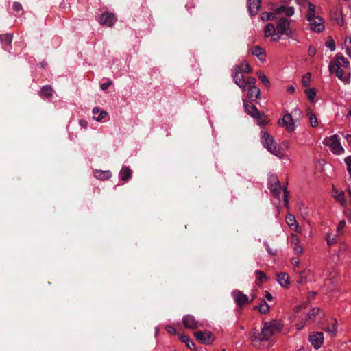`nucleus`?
Returning a JSON list of instances; mask_svg holds the SVG:
<instances>
[{
	"label": "nucleus",
	"mask_w": 351,
	"mask_h": 351,
	"mask_svg": "<svg viewBox=\"0 0 351 351\" xmlns=\"http://www.w3.org/2000/svg\"><path fill=\"white\" fill-rule=\"evenodd\" d=\"M282 324L276 320H272L264 323L261 332L254 330L252 336V342L254 346H258L262 341H267L271 336L280 332L282 329Z\"/></svg>",
	"instance_id": "nucleus-1"
},
{
	"label": "nucleus",
	"mask_w": 351,
	"mask_h": 351,
	"mask_svg": "<svg viewBox=\"0 0 351 351\" xmlns=\"http://www.w3.org/2000/svg\"><path fill=\"white\" fill-rule=\"evenodd\" d=\"M262 143L263 146L271 154L276 156H280V149L278 147L277 143L274 138L267 132H261Z\"/></svg>",
	"instance_id": "nucleus-2"
},
{
	"label": "nucleus",
	"mask_w": 351,
	"mask_h": 351,
	"mask_svg": "<svg viewBox=\"0 0 351 351\" xmlns=\"http://www.w3.org/2000/svg\"><path fill=\"white\" fill-rule=\"evenodd\" d=\"M328 69L331 73H335L336 76L344 83L350 82V73L349 71H344L343 67H341V62H330Z\"/></svg>",
	"instance_id": "nucleus-3"
},
{
	"label": "nucleus",
	"mask_w": 351,
	"mask_h": 351,
	"mask_svg": "<svg viewBox=\"0 0 351 351\" xmlns=\"http://www.w3.org/2000/svg\"><path fill=\"white\" fill-rule=\"evenodd\" d=\"M276 29L278 32L277 34H285L289 37H292L295 32L294 29L290 27V21L284 17L279 19Z\"/></svg>",
	"instance_id": "nucleus-4"
},
{
	"label": "nucleus",
	"mask_w": 351,
	"mask_h": 351,
	"mask_svg": "<svg viewBox=\"0 0 351 351\" xmlns=\"http://www.w3.org/2000/svg\"><path fill=\"white\" fill-rule=\"evenodd\" d=\"M194 335L196 339L202 344L209 345L215 340L213 333L208 330L195 332Z\"/></svg>",
	"instance_id": "nucleus-5"
},
{
	"label": "nucleus",
	"mask_w": 351,
	"mask_h": 351,
	"mask_svg": "<svg viewBox=\"0 0 351 351\" xmlns=\"http://www.w3.org/2000/svg\"><path fill=\"white\" fill-rule=\"evenodd\" d=\"M278 124L281 127H285L288 132H292L295 130L294 121L291 114L287 113L282 119L278 121Z\"/></svg>",
	"instance_id": "nucleus-6"
},
{
	"label": "nucleus",
	"mask_w": 351,
	"mask_h": 351,
	"mask_svg": "<svg viewBox=\"0 0 351 351\" xmlns=\"http://www.w3.org/2000/svg\"><path fill=\"white\" fill-rule=\"evenodd\" d=\"M233 79L234 83L238 85L242 90L246 89L245 79L242 73L241 69L239 66H236L234 68Z\"/></svg>",
	"instance_id": "nucleus-7"
},
{
	"label": "nucleus",
	"mask_w": 351,
	"mask_h": 351,
	"mask_svg": "<svg viewBox=\"0 0 351 351\" xmlns=\"http://www.w3.org/2000/svg\"><path fill=\"white\" fill-rule=\"evenodd\" d=\"M117 21L116 16L113 13L105 12L101 14L99 18V23L101 25H106L112 27Z\"/></svg>",
	"instance_id": "nucleus-8"
},
{
	"label": "nucleus",
	"mask_w": 351,
	"mask_h": 351,
	"mask_svg": "<svg viewBox=\"0 0 351 351\" xmlns=\"http://www.w3.org/2000/svg\"><path fill=\"white\" fill-rule=\"evenodd\" d=\"M308 340L315 348L317 349L321 347L324 341V335L321 332H315L311 334Z\"/></svg>",
	"instance_id": "nucleus-9"
},
{
	"label": "nucleus",
	"mask_w": 351,
	"mask_h": 351,
	"mask_svg": "<svg viewBox=\"0 0 351 351\" xmlns=\"http://www.w3.org/2000/svg\"><path fill=\"white\" fill-rule=\"evenodd\" d=\"M330 147L334 154H340L343 152V149L339 141L337 134L332 136L330 138Z\"/></svg>",
	"instance_id": "nucleus-10"
},
{
	"label": "nucleus",
	"mask_w": 351,
	"mask_h": 351,
	"mask_svg": "<svg viewBox=\"0 0 351 351\" xmlns=\"http://www.w3.org/2000/svg\"><path fill=\"white\" fill-rule=\"evenodd\" d=\"M183 324L187 329L195 330L199 327L198 322L191 315H186L182 319Z\"/></svg>",
	"instance_id": "nucleus-11"
},
{
	"label": "nucleus",
	"mask_w": 351,
	"mask_h": 351,
	"mask_svg": "<svg viewBox=\"0 0 351 351\" xmlns=\"http://www.w3.org/2000/svg\"><path fill=\"white\" fill-rule=\"evenodd\" d=\"M232 295L239 306H243L245 304L250 303L248 297L239 290L234 291Z\"/></svg>",
	"instance_id": "nucleus-12"
},
{
	"label": "nucleus",
	"mask_w": 351,
	"mask_h": 351,
	"mask_svg": "<svg viewBox=\"0 0 351 351\" xmlns=\"http://www.w3.org/2000/svg\"><path fill=\"white\" fill-rule=\"evenodd\" d=\"M311 29L316 32H321L324 29V20L320 16H317L309 21Z\"/></svg>",
	"instance_id": "nucleus-13"
},
{
	"label": "nucleus",
	"mask_w": 351,
	"mask_h": 351,
	"mask_svg": "<svg viewBox=\"0 0 351 351\" xmlns=\"http://www.w3.org/2000/svg\"><path fill=\"white\" fill-rule=\"evenodd\" d=\"M270 182V191L271 193L274 196L278 197L281 191V185L278 178L276 176L272 177L271 178Z\"/></svg>",
	"instance_id": "nucleus-14"
},
{
	"label": "nucleus",
	"mask_w": 351,
	"mask_h": 351,
	"mask_svg": "<svg viewBox=\"0 0 351 351\" xmlns=\"http://www.w3.org/2000/svg\"><path fill=\"white\" fill-rule=\"evenodd\" d=\"M261 0H248V10L252 16H255L259 11Z\"/></svg>",
	"instance_id": "nucleus-15"
},
{
	"label": "nucleus",
	"mask_w": 351,
	"mask_h": 351,
	"mask_svg": "<svg viewBox=\"0 0 351 351\" xmlns=\"http://www.w3.org/2000/svg\"><path fill=\"white\" fill-rule=\"evenodd\" d=\"M244 107L245 112L251 117L256 118L257 116H259L260 112L252 104L244 101Z\"/></svg>",
	"instance_id": "nucleus-16"
},
{
	"label": "nucleus",
	"mask_w": 351,
	"mask_h": 351,
	"mask_svg": "<svg viewBox=\"0 0 351 351\" xmlns=\"http://www.w3.org/2000/svg\"><path fill=\"white\" fill-rule=\"evenodd\" d=\"M252 53L254 56H256L261 62H263L265 61V58H266L265 51L264 50V49H263L260 46L256 45V46L254 47V48L252 50Z\"/></svg>",
	"instance_id": "nucleus-17"
},
{
	"label": "nucleus",
	"mask_w": 351,
	"mask_h": 351,
	"mask_svg": "<svg viewBox=\"0 0 351 351\" xmlns=\"http://www.w3.org/2000/svg\"><path fill=\"white\" fill-rule=\"evenodd\" d=\"M332 195V197L342 206H345L347 202L344 197V192L343 191H339L337 189L333 188Z\"/></svg>",
	"instance_id": "nucleus-18"
},
{
	"label": "nucleus",
	"mask_w": 351,
	"mask_h": 351,
	"mask_svg": "<svg viewBox=\"0 0 351 351\" xmlns=\"http://www.w3.org/2000/svg\"><path fill=\"white\" fill-rule=\"evenodd\" d=\"M120 179L124 182L128 181L132 177V170L128 167H123L119 172Z\"/></svg>",
	"instance_id": "nucleus-19"
},
{
	"label": "nucleus",
	"mask_w": 351,
	"mask_h": 351,
	"mask_svg": "<svg viewBox=\"0 0 351 351\" xmlns=\"http://www.w3.org/2000/svg\"><path fill=\"white\" fill-rule=\"evenodd\" d=\"M94 176L98 180H106L111 178L112 174L110 171L95 170Z\"/></svg>",
	"instance_id": "nucleus-20"
},
{
	"label": "nucleus",
	"mask_w": 351,
	"mask_h": 351,
	"mask_svg": "<svg viewBox=\"0 0 351 351\" xmlns=\"http://www.w3.org/2000/svg\"><path fill=\"white\" fill-rule=\"evenodd\" d=\"M247 97L254 101L257 99L260 95V89L256 86L247 87Z\"/></svg>",
	"instance_id": "nucleus-21"
},
{
	"label": "nucleus",
	"mask_w": 351,
	"mask_h": 351,
	"mask_svg": "<svg viewBox=\"0 0 351 351\" xmlns=\"http://www.w3.org/2000/svg\"><path fill=\"white\" fill-rule=\"evenodd\" d=\"M277 280L278 283L284 287H288L289 285V277L287 273H280L277 275Z\"/></svg>",
	"instance_id": "nucleus-22"
},
{
	"label": "nucleus",
	"mask_w": 351,
	"mask_h": 351,
	"mask_svg": "<svg viewBox=\"0 0 351 351\" xmlns=\"http://www.w3.org/2000/svg\"><path fill=\"white\" fill-rule=\"evenodd\" d=\"M286 222L290 228L295 230V231H298L299 226L297 223V221L295 220L294 215H291V214L287 215Z\"/></svg>",
	"instance_id": "nucleus-23"
},
{
	"label": "nucleus",
	"mask_w": 351,
	"mask_h": 351,
	"mask_svg": "<svg viewBox=\"0 0 351 351\" xmlns=\"http://www.w3.org/2000/svg\"><path fill=\"white\" fill-rule=\"evenodd\" d=\"M178 337L180 339L181 341L184 342L186 343V346L191 350H195L196 348H195V343H193V341H192L191 340V339L189 338V336L184 335V334H182V335H178Z\"/></svg>",
	"instance_id": "nucleus-24"
},
{
	"label": "nucleus",
	"mask_w": 351,
	"mask_h": 351,
	"mask_svg": "<svg viewBox=\"0 0 351 351\" xmlns=\"http://www.w3.org/2000/svg\"><path fill=\"white\" fill-rule=\"evenodd\" d=\"M317 16H315V5L311 3H308V12L306 14V19L308 21H311L312 19L317 17Z\"/></svg>",
	"instance_id": "nucleus-25"
},
{
	"label": "nucleus",
	"mask_w": 351,
	"mask_h": 351,
	"mask_svg": "<svg viewBox=\"0 0 351 351\" xmlns=\"http://www.w3.org/2000/svg\"><path fill=\"white\" fill-rule=\"evenodd\" d=\"M53 88L49 85H46L42 87L40 90V96L49 98L53 95Z\"/></svg>",
	"instance_id": "nucleus-26"
},
{
	"label": "nucleus",
	"mask_w": 351,
	"mask_h": 351,
	"mask_svg": "<svg viewBox=\"0 0 351 351\" xmlns=\"http://www.w3.org/2000/svg\"><path fill=\"white\" fill-rule=\"evenodd\" d=\"M310 271L308 270H303L302 271L298 276L297 279L298 284H303L307 281V278L309 276Z\"/></svg>",
	"instance_id": "nucleus-27"
},
{
	"label": "nucleus",
	"mask_w": 351,
	"mask_h": 351,
	"mask_svg": "<svg viewBox=\"0 0 351 351\" xmlns=\"http://www.w3.org/2000/svg\"><path fill=\"white\" fill-rule=\"evenodd\" d=\"M341 62V67H343L345 69H348L350 62L346 58H344L342 56L337 55L335 60L333 61L332 62Z\"/></svg>",
	"instance_id": "nucleus-28"
},
{
	"label": "nucleus",
	"mask_w": 351,
	"mask_h": 351,
	"mask_svg": "<svg viewBox=\"0 0 351 351\" xmlns=\"http://www.w3.org/2000/svg\"><path fill=\"white\" fill-rule=\"evenodd\" d=\"M255 275H256V283L258 286H261V284L263 282V281H265L267 279V276L262 271H256L255 272Z\"/></svg>",
	"instance_id": "nucleus-29"
},
{
	"label": "nucleus",
	"mask_w": 351,
	"mask_h": 351,
	"mask_svg": "<svg viewBox=\"0 0 351 351\" xmlns=\"http://www.w3.org/2000/svg\"><path fill=\"white\" fill-rule=\"evenodd\" d=\"M254 308L258 309L261 313L265 314L268 313L269 310V306L264 300H262L261 301L260 305L255 306Z\"/></svg>",
	"instance_id": "nucleus-30"
},
{
	"label": "nucleus",
	"mask_w": 351,
	"mask_h": 351,
	"mask_svg": "<svg viewBox=\"0 0 351 351\" xmlns=\"http://www.w3.org/2000/svg\"><path fill=\"white\" fill-rule=\"evenodd\" d=\"M276 27L271 23H267L264 27V36L265 37H269L274 34Z\"/></svg>",
	"instance_id": "nucleus-31"
},
{
	"label": "nucleus",
	"mask_w": 351,
	"mask_h": 351,
	"mask_svg": "<svg viewBox=\"0 0 351 351\" xmlns=\"http://www.w3.org/2000/svg\"><path fill=\"white\" fill-rule=\"evenodd\" d=\"M258 75L259 80L261 81V82L266 86L267 87L269 86V81L267 78V77L263 73V71H258L256 73Z\"/></svg>",
	"instance_id": "nucleus-32"
},
{
	"label": "nucleus",
	"mask_w": 351,
	"mask_h": 351,
	"mask_svg": "<svg viewBox=\"0 0 351 351\" xmlns=\"http://www.w3.org/2000/svg\"><path fill=\"white\" fill-rule=\"evenodd\" d=\"M275 12H263L261 14V19L263 21L274 20L276 18Z\"/></svg>",
	"instance_id": "nucleus-33"
},
{
	"label": "nucleus",
	"mask_w": 351,
	"mask_h": 351,
	"mask_svg": "<svg viewBox=\"0 0 351 351\" xmlns=\"http://www.w3.org/2000/svg\"><path fill=\"white\" fill-rule=\"evenodd\" d=\"M306 95L307 96L308 100L311 101H313L315 95H316V90L315 88L306 89L305 90Z\"/></svg>",
	"instance_id": "nucleus-34"
},
{
	"label": "nucleus",
	"mask_w": 351,
	"mask_h": 351,
	"mask_svg": "<svg viewBox=\"0 0 351 351\" xmlns=\"http://www.w3.org/2000/svg\"><path fill=\"white\" fill-rule=\"evenodd\" d=\"M256 119H257L258 123L260 125H265L267 124V123H268L267 117L264 114L259 113V116H257L256 117Z\"/></svg>",
	"instance_id": "nucleus-35"
},
{
	"label": "nucleus",
	"mask_w": 351,
	"mask_h": 351,
	"mask_svg": "<svg viewBox=\"0 0 351 351\" xmlns=\"http://www.w3.org/2000/svg\"><path fill=\"white\" fill-rule=\"evenodd\" d=\"M308 115L309 116V121H310L311 125L313 128L317 127L318 125V121L316 117V115L312 112H309L308 114Z\"/></svg>",
	"instance_id": "nucleus-36"
},
{
	"label": "nucleus",
	"mask_w": 351,
	"mask_h": 351,
	"mask_svg": "<svg viewBox=\"0 0 351 351\" xmlns=\"http://www.w3.org/2000/svg\"><path fill=\"white\" fill-rule=\"evenodd\" d=\"M346 53L347 55L351 58V38H346L344 41Z\"/></svg>",
	"instance_id": "nucleus-37"
},
{
	"label": "nucleus",
	"mask_w": 351,
	"mask_h": 351,
	"mask_svg": "<svg viewBox=\"0 0 351 351\" xmlns=\"http://www.w3.org/2000/svg\"><path fill=\"white\" fill-rule=\"evenodd\" d=\"M240 67L241 69V71H243V72H245V73H251L252 71V67L246 62H241Z\"/></svg>",
	"instance_id": "nucleus-38"
},
{
	"label": "nucleus",
	"mask_w": 351,
	"mask_h": 351,
	"mask_svg": "<svg viewBox=\"0 0 351 351\" xmlns=\"http://www.w3.org/2000/svg\"><path fill=\"white\" fill-rule=\"evenodd\" d=\"M311 75L310 73L305 74L302 80V82L304 86L308 87L310 85Z\"/></svg>",
	"instance_id": "nucleus-39"
},
{
	"label": "nucleus",
	"mask_w": 351,
	"mask_h": 351,
	"mask_svg": "<svg viewBox=\"0 0 351 351\" xmlns=\"http://www.w3.org/2000/svg\"><path fill=\"white\" fill-rule=\"evenodd\" d=\"M12 40V36L10 34L0 35V40L4 42L7 45H10Z\"/></svg>",
	"instance_id": "nucleus-40"
},
{
	"label": "nucleus",
	"mask_w": 351,
	"mask_h": 351,
	"mask_svg": "<svg viewBox=\"0 0 351 351\" xmlns=\"http://www.w3.org/2000/svg\"><path fill=\"white\" fill-rule=\"evenodd\" d=\"M319 308H313L311 312L307 315L308 319H314L315 317L319 313Z\"/></svg>",
	"instance_id": "nucleus-41"
},
{
	"label": "nucleus",
	"mask_w": 351,
	"mask_h": 351,
	"mask_svg": "<svg viewBox=\"0 0 351 351\" xmlns=\"http://www.w3.org/2000/svg\"><path fill=\"white\" fill-rule=\"evenodd\" d=\"M256 80L253 77H249L247 80H245L246 88L255 86Z\"/></svg>",
	"instance_id": "nucleus-42"
},
{
	"label": "nucleus",
	"mask_w": 351,
	"mask_h": 351,
	"mask_svg": "<svg viewBox=\"0 0 351 351\" xmlns=\"http://www.w3.org/2000/svg\"><path fill=\"white\" fill-rule=\"evenodd\" d=\"M326 332L330 333L332 335H335L337 332V322L335 321L332 323L331 326H329L326 329Z\"/></svg>",
	"instance_id": "nucleus-43"
},
{
	"label": "nucleus",
	"mask_w": 351,
	"mask_h": 351,
	"mask_svg": "<svg viewBox=\"0 0 351 351\" xmlns=\"http://www.w3.org/2000/svg\"><path fill=\"white\" fill-rule=\"evenodd\" d=\"M293 249L295 254L298 256H300L303 253V247L300 244L295 245Z\"/></svg>",
	"instance_id": "nucleus-44"
},
{
	"label": "nucleus",
	"mask_w": 351,
	"mask_h": 351,
	"mask_svg": "<svg viewBox=\"0 0 351 351\" xmlns=\"http://www.w3.org/2000/svg\"><path fill=\"white\" fill-rule=\"evenodd\" d=\"M326 46L330 48L332 51L335 50V43L331 38L326 42Z\"/></svg>",
	"instance_id": "nucleus-45"
},
{
	"label": "nucleus",
	"mask_w": 351,
	"mask_h": 351,
	"mask_svg": "<svg viewBox=\"0 0 351 351\" xmlns=\"http://www.w3.org/2000/svg\"><path fill=\"white\" fill-rule=\"evenodd\" d=\"M285 14L287 16H291L294 14L293 7H286Z\"/></svg>",
	"instance_id": "nucleus-46"
},
{
	"label": "nucleus",
	"mask_w": 351,
	"mask_h": 351,
	"mask_svg": "<svg viewBox=\"0 0 351 351\" xmlns=\"http://www.w3.org/2000/svg\"><path fill=\"white\" fill-rule=\"evenodd\" d=\"M326 241L329 245H332L336 243V238L334 236L328 234L326 237Z\"/></svg>",
	"instance_id": "nucleus-47"
},
{
	"label": "nucleus",
	"mask_w": 351,
	"mask_h": 351,
	"mask_svg": "<svg viewBox=\"0 0 351 351\" xmlns=\"http://www.w3.org/2000/svg\"><path fill=\"white\" fill-rule=\"evenodd\" d=\"M99 114L97 117H94V119L97 121H100L102 119H104L106 115H107V112L105 111V110H101L99 112Z\"/></svg>",
	"instance_id": "nucleus-48"
},
{
	"label": "nucleus",
	"mask_w": 351,
	"mask_h": 351,
	"mask_svg": "<svg viewBox=\"0 0 351 351\" xmlns=\"http://www.w3.org/2000/svg\"><path fill=\"white\" fill-rule=\"evenodd\" d=\"M345 162L346 164L347 165V170L348 171L351 173V156H348V157H346L345 158Z\"/></svg>",
	"instance_id": "nucleus-49"
},
{
	"label": "nucleus",
	"mask_w": 351,
	"mask_h": 351,
	"mask_svg": "<svg viewBox=\"0 0 351 351\" xmlns=\"http://www.w3.org/2000/svg\"><path fill=\"white\" fill-rule=\"evenodd\" d=\"M13 9L16 12H19L22 10L23 7L22 5L19 2H14L13 3Z\"/></svg>",
	"instance_id": "nucleus-50"
},
{
	"label": "nucleus",
	"mask_w": 351,
	"mask_h": 351,
	"mask_svg": "<svg viewBox=\"0 0 351 351\" xmlns=\"http://www.w3.org/2000/svg\"><path fill=\"white\" fill-rule=\"evenodd\" d=\"M291 239H292V243L294 245H299L300 243V240L299 237L295 234H292Z\"/></svg>",
	"instance_id": "nucleus-51"
},
{
	"label": "nucleus",
	"mask_w": 351,
	"mask_h": 351,
	"mask_svg": "<svg viewBox=\"0 0 351 351\" xmlns=\"http://www.w3.org/2000/svg\"><path fill=\"white\" fill-rule=\"evenodd\" d=\"M278 147L280 149V151L282 149L287 150L289 148V144L287 141H283Z\"/></svg>",
	"instance_id": "nucleus-52"
},
{
	"label": "nucleus",
	"mask_w": 351,
	"mask_h": 351,
	"mask_svg": "<svg viewBox=\"0 0 351 351\" xmlns=\"http://www.w3.org/2000/svg\"><path fill=\"white\" fill-rule=\"evenodd\" d=\"M308 53L310 56H313L316 53V49L313 46H309Z\"/></svg>",
	"instance_id": "nucleus-53"
},
{
	"label": "nucleus",
	"mask_w": 351,
	"mask_h": 351,
	"mask_svg": "<svg viewBox=\"0 0 351 351\" xmlns=\"http://www.w3.org/2000/svg\"><path fill=\"white\" fill-rule=\"evenodd\" d=\"M285 8H286V6H285V5L280 6L275 10L274 12L276 13V14H280L282 12H285Z\"/></svg>",
	"instance_id": "nucleus-54"
},
{
	"label": "nucleus",
	"mask_w": 351,
	"mask_h": 351,
	"mask_svg": "<svg viewBox=\"0 0 351 351\" xmlns=\"http://www.w3.org/2000/svg\"><path fill=\"white\" fill-rule=\"evenodd\" d=\"M166 330L169 333V334H172V335H176V330L174 327L171 326H167L166 327Z\"/></svg>",
	"instance_id": "nucleus-55"
},
{
	"label": "nucleus",
	"mask_w": 351,
	"mask_h": 351,
	"mask_svg": "<svg viewBox=\"0 0 351 351\" xmlns=\"http://www.w3.org/2000/svg\"><path fill=\"white\" fill-rule=\"evenodd\" d=\"M346 226V221L344 220H341L337 227V231L340 232Z\"/></svg>",
	"instance_id": "nucleus-56"
},
{
	"label": "nucleus",
	"mask_w": 351,
	"mask_h": 351,
	"mask_svg": "<svg viewBox=\"0 0 351 351\" xmlns=\"http://www.w3.org/2000/svg\"><path fill=\"white\" fill-rule=\"evenodd\" d=\"M265 245H267V250L268 253H269L271 255L276 254L277 250L276 248L270 247L268 245H267V243H265Z\"/></svg>",
	"instance_id": "nucleus-57"
},
{
	"label": "nucleus",
	"mask_w": 351,
	"mask_h": 351,
	"mask_svg": "<svg viewBox=\"0 0 351 351\" xmlns=\"http://www.w3.org/2000/svg\"><path fill=\"white\" fill-rule=\"evenodd\" d=\"M80 125L83 128H86L88 126V122L86 120L81 119L79 121Z\"/></svg>",
	"instance_id": "nucleus-58"
},
{
	"label": "nucleus",
	"mask_w": 351,
	"mask_h": 351,
	"mask_svg": "<svg viewBox=\"0 0 351 351\" xmlns=\"http://www.w3.org/2000/svg\"><path fill=\"white\" fill-rule=\"evenodd\" d=\"M291 264L295 267H298L300 265V261L298 258H293L291 259Z\"/></svg>",
	"instance_id": "nucleus-59"
},
{
	"label": "nucleus",
	"mask_w": 351,
	"mask_h": 351,
	"mask_svg": "<svg viewBox=\"0 0 351 351\" xmlns=\"http://www.w3.org/2000/svg\"><path fill=\"white\" fill-rule=\"evenodd\" d=\"M112 84L111 82H109L108 83H104L101 85V88L103 90H106L109 86Z\"/></svg>",
	"instance_id": "nucleus-60"
},
{
	"label": "nucleus",
	"mask_w": 351,
	"mask_h": 351,
	"mask_svg": "<svg viewBox=\"0 0 351 351\" xmlns=\"http://www.w3.org/2000/svg\"><path fill=\"white\" fill-rule=\"evenodd\" d=\"M265 298L269 301H271L273 298L271 294L267 291H265Z\"/></svg>",
	"instance_id": "nucleus-61"
},
{
	"label": "nucleus",
	"mask_w": 351,
	"mask_h": 351,
	"mask_svg": "<svg viewBox=\"0 0 351 351\" xmlns=\"http://www.w3.org/2000/svg\"><path fill=\"white\" fill-rule=\"evenodd\" d=\"M287 92H289L290 93H293L295 92V88L293 86H288Z\"/></svg>",
	"instance_id": "nucleus-62"
},
{
	"label": "nucleus",
	"mask_w": 351,
	"mask_h": 351,
	"mask_svg": "<svg viewBox=\"0 0 351 351\" xmlns=\"http://www.w3.org/2000/svg\"><path fill=\"white\" fill-rule=\"evenodd\" d=\"M276 36L273 37V38H271V41H278L280 40V34H276Z\"/></svg>",
	"instance_id": "nucleus-63"
},
{
	"label": "nucleus",
	"mask_w": 351,
	"mask_h": 351,
	"mask_svg": "<svg viewBox=\"0 0 351 351\" xmlns=\"http://www.w3.org/2000/svg\"><path fill=\"white\" fill-rule=\"evenodd\" d=\"M284 203H285V205L287 207L288 204H289V200H288L287 195L284 196Z\"/></svg>",
	"instance_id": "nucleus-64"
}]
</instances>
